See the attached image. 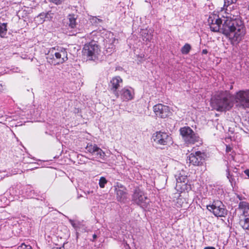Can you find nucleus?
<instances>
[{
	"label": "nucleus",
	"instance_id": "6e6552de",
	"mask_svg": "<svg viewBox=\"0 0 249 249\" xmlns=\"http://www.w3.org/2000/svg\"><path fill=\"white\" fill-rule=\"evenodd\" d=\"M207 208L217 217L224 216L227 214V210L223 203H212L206 206Z\"/></svg>",
	"mask_w": 249,
	"mask_h": 249
},
{
	"label": "nucleus",
	"instance_id": "9d476101",
	"mask_svg": "<svg viewBox=\"0 0 249 249\" xmlns=\"http://www.w3.org/2000/svg\"><path fill=\"white\" fill-rule=\"evenodd\" d=\"M205 155L200 151L196 152L195 153H191L187 157V161L194 166L201 165L204 160Z\"/></svg>",
	"mask_w": 249,
	"mask_h": 249
},
{
	"label": "nucleus",
	"instance_id": "7c9ffc66",
	"mask_svg": "<svg viewBox=\"0 0 249 249\" xmlns=\"http://www.w3.org/2000/svg\"><path fill=\"white\" fill-rule=\"evenodd\" d=\"M208 53V51L206 49H203L202 51V53L203 54H206Z\"/></svg>",
	"mask_w": 249,
	"mask_h": 249
},
{
	"label": "nucleus",
	"instance_id": "a211bd4d",
	"mask_svg": "<svg viewBox=\"0 0 249 249\" xmlns=\"http://www.w3.org/2000/svg\"><path fill=\"white\" fill-rule=\"evenodd\" d=\"M146 199V197L143 192L139 189L135 191L133 195V200L135 202H143Z\"/></svg>",
	"mask_w": 249,
	"mask_h": 249
},
{
	"label": "nucleus",
	"instance_id": "cd10ccee",
	"mask_svg": "<svg viewBox=\"0 0 249 249\" xmlns=\"http://www.w3.org/2000/svg\"><path fill=\"white\" fill-rule=\"evenodd\" d=\"M201 196L200 195H197L196 197V198H194L193 202L197 203V202H198V201L202 202L203 198H202V199L200 200V198L199 197V196Z\"/></svg>",
	"mask_w": 249,
	"mask_h": 249
},
{
	"label": "nucleus",
	"instance_id": "f704fd0d",
	"mask_svg": "<svg viewBox=\"0 0 249 249\" xmlns=\"http://www.w3.org/2000/svg\"><path fill=\"white\" fill-rule=\"evenodd\" d=\"M176 196H178V197H179V196H181V195H180L179 193H177V194H176Z\"/></svg>",
	"mask_w": 249,
	"mask_h": 249
},
{
	"label": "nucleus",
	"instance_id": "e433bc0d",
	"mask_svg": "<svg viewBox=\"0 0 249 249\" xmlns=\"http://www.w3.org/2000/svg\"><path fill=\"white\" fill-rule=\"evenodd\" d=\"M232 86H231V88H230V89H232Z\"/></svg>",
	"mask_w": 249,
	"mask_h": 249
},
{
	"label": "nucleus",
	"instance_id": "2eb2a0df",
	"mask_svg": "<svg viewBox=\"0 0 249 249\" xmlns=\"http://www.w3.org/2000/svg\"><path fill=\"white\" fill-rule=\"evenodd\" d=\"M107 35H108V38L104 39L106 52L107 53L111 54L115 50V46L113 44L115 42L116 39L112 33H108Z\"/></svg>",
	"mask_w": 249,
	"mask_h": 249
},
{
	"label": "nucleus",
	"instance_id": "f03ea898",
	"mask_svg": "<svg viewBox=\"0 0 249 249\" xmlns=\"http://www.w3.org/2000/svg\"><path fill=\"white\" fill-rule=\"evenodd\" d=\"M220 31L229 38L232 44L239 43L246 34L243 24L239 25L235 20L229 18L225 20Z\"/></svg>",
	"mask_w": 249,
	"mask_h": 249
},
{
	"label": "nucleus",
	"instance_id": "0eeeda50",
	"mask_svg": "<svg viewBox=\"0 0 249 249\" xmlns=\"http://www.w3.org/2000/svg\"><path fill=\"white\" fill-rule=\"evenodd\" d=\"M153 141L157 144L166 145L172 142L171 137L166 132L157 131L153 134Z\"/></svg>",
	"mask_w": 249,
	"mask_h": 249
},
{
	"label": "nucleus",
	"instance_id": "bb28decb",
	"mask_svg": "<svg viewBox=\"0 0 249 249\" xmlns=\"http://www.w3.org/2000/svg\"><path fill=\"white\" fill-rule=\"evenodd\" d=\"M64 0H49V1L51 2H53L56 5H59L61 4Z\"/></svg>",
	"mask_w": 249,
	"mask_h": 249
},
{
	"label": "nucleus",
	"instance_id": "9b49d317",
	"mask_svg": "<svg viewBox=\"0 0 249 249\" xmlns=\"http://www.w3.org/2000/svg\"><path fill=\"white\" fill-rule=\"evenodd\" d=\"M210 28L211 31L215 32H220L222 20L216 14L211 15L208 20Z\"/></svg>",
	"mask_w": 249,
	"mask_h": 249
},
{
	"label": "nucleus",
	"instance_id": "f3484780",
	"mask_svg": "<svg viewBox=\"0 0 249 249\" xmlns=\"http://www.w3.org/2000/svg\"><path fill=\"white\" fill-rule=\"evenodd\" d=\"M226 175L231 185L235 183V178L238 177V169L234 167L232 170V173H231V168L228 166V162L227 161Z\"/></svg>",
	"mask_w": 249,
	"mask_h": 249
},
{
	"label": "nucleus",
	"instance_id": "7ed1b4c3",
	"mask_svg": "<svg viewBox=\"0 0 249 249\" xmlns=\"http://www.w3.org/2000/svg\"><path fill=\"white\" fill-rule=\"evenodd\" d=\"M67 56L66 50L57 46L50 49L46 54V59L49 64L55 66L66 61L68 60Z\"/></svg>",
	"mask_w": 249,
	"mask_h": 249
},
{
	"label": "nucleus",
	"instance_id": "20e7f679",
	"mask_svg": "<svg viewBox=\"0 0 249 249\" xmlns=\"http://www.w3.org/2000/svg\"><path fill=\"white\" fill-rule=\"evenodd\" d=\"M177 180L176 189L181 193L186 190L188 192L191 189V185L189 183L187 176L185 171L181 170L176 175Z\"/></svg>",
	"mask_w": 249,
	"mask_h": 249
},
{
	"label": "nucleus",
	"instance_id": "b1692460",
	"mask_svg": "<svg viewBox=\"0 0 249 249\" xmlns=\"http://www.w3.org/2000/svg\"><path fill=\"white\" fill-rule=\"evenodd\" d=\"M107 182V180L106 178L104 177H101L99 179V185L100 188H104Z\"/></svg>",
	"mask_w": 249,
	"mask_h": 249
},
{
	"label": "nucleus",
	"instance_id": "aec40b11",
	"mask_svg": "<svg viewBox=\"0 0 249 249\" xmlns=\"http://www.w3.org/2000/svg\"><path fill=\"white\" fill-rule=\"evenodd\" d=\"M69 28L71 29H75L76 27V18H75L74 15H70L69 16Z\"/></svg>",
	"mask_w": 249,
	"mask_h": 249
},
{
	"label": "nucleus",
	"instance_id": "393cba45",
	"mask_svg": "<svg viewBox=\"0 0 249 249\" xmlns=\"http://www.w3.org/2000/svg\"><path fill=\"white\" fill-rule=\"evenodd\" d=\"M48 14L42 13L40 14L37 17L38 19H40L39 21L41 23L45 21V18H46Z\"/></svg>",
	"mask_w": 249,
	"mask_h": 249
},
{
	"label": "nucleus",
	"instance_id": "c756f323",
	"mask_svg": "<svg viewBox=\"0 0 249 249\" xmlns=\"http://www.w3.org/2000/svg\"><path fill=\"white\" fill-rule=\"evenodd\" d=\"M245 174L249 178V169H246L244 171Z\"/></svg>",
	"mask_w": 249,
	"mask_h": 249
},
{
	"label": "nucleus",
	"instance_id": "c9c22d12",
	"mask_svg": "<svg viewBox=\"0 0 249 249\" xmlns=\"http://www.w3.org/2000/svg\"><path fill=\"white\" fill-rule=\"evenodd\" d=\"M70 222L71 223V224L73 226V223H73V221H72V220H70Z\"/></svg>",
	"mask_w": 249,
	"mask_h": 249
},
{
	"label": "nucleus",
	"instance_id": "c85d7f7f",
	"mask_svg": "<svg viewBox=\"0 0 249 249\" xmlns=\"http://www.w3.org/2000/svg\"><path fill=\"white\" fill-rule=\"evenodd\" d=\"M232 150V148L231 147L229 146V145H226V151L227 153H229L230 152H231Z\"/></svg>",
	"mask_w": 249,
	"mask_h": 249
},
{
	"label": "nucleus",
	"instance_id": "4be33fe9",
	"mask_svg": "<svg viewBox=\"0 0 249 249\" xmlns=\"http://www.w3.org/2000/svg\"><path fill=\"white\" fill-rule=\"evenodd\" d=\"M191 49V46L190 44L186 43L181 48V52L182 54H188Z\"/></svg>",
	"mask_w": 249,
	"mask_h": 249
},
{
	"label": "nucleus",
	"instance_id": "6ab92c4d",
	"mask_svg": "<svg viewBox=\"0 0 249 249\" xmlns=\"http://www.w3.org/2000/svg\"><path fill=\"white\" fill-rule=\"evenodd\" d=\"M239 209L241 213L246 217L249 215V203H239Z\"/></svg>",
	"mask_w": 249,
	"mask_h": 249
},
{
	"label": "nucleus",
	"instance_id": "a878e982",
	"mask_svg": "<svg viewBox=\"0 0 249 249\" xmlns=\"http://www.w3.org/2000/svg\"><path fill=\"white\" fill-rule=\"evenodd\" d=\"M18 249H32L30 245H26L25 244H22L18 248Z\"/></svg>",
	"mask_w": 249,
	"mask_h": 249
},
{
	"label": "nucleus",
	"instance_id": "39448f33",
	"mask_svg": "<svg viewBox=\"0 0 249 249\" xmlns=\"http://www.w3.org/2000/svg\"><path fill=\"white\" fill-rule=\"evenodd\" d=\"M180 133L183 141L187 144H194L199 142L200 138L190 127L180 128Z\"/></svg>",
	"mask_w": 249,
	"mask_h": 249
},
{
	"label": "nucleus",
	"instance_id": "1a4fd4ad",
	"mask_svg": "<svg viewBox=\"0 0 249 249\" xmlns=\"http://www.w3.org/2000/svg\"><path fill=\"white\" fill-rule=\"evenodd\" d=\"M153 111L157 117L165 118L170 116L171 111L168 106L158 104L153 107Z\"/></svg>",
	"mask_w": 249,
	"mask_h": 249
},
{
	"label": "nucleus",
	"instance_id": "ddd939ff",
	"mask_svg": "<svg viewBox=\"0 0 249 249\" xmlns=\"http://www.w3.org/2000/svg\"><path fill=\"white\" fill-rule=\"evenodd\" d=\"M119 95L123 101L131 100L134 98V89L129 86L125 87L119 91Z\"/></svg>",
	"mask_w": 249,
	"mask_h": 249
},
{
	"label": "nucleus",
	"instance_id": "dca6fc26",
	"mask_svg": "<svg viewBox=\"0 0 249 249\" xmlns=\"http://www.w3.org/2000/svg\"><path fill=\"white\" fill-rule=\"evenodd\" d=\"M115 190L118 201H123L127 196L126 188L121 184L117 183L115 186Z\"/></svg>",
	"mask_w": 249,
	"mask_h": 249
},
{
	"label": "nucleus",
	"instance_id": "473e14b6",
	"mask_svg": "<svg viewBox=\"0 0 249 249\" xmlns=\"http://www.w3.org/2000/svg\"><path fill=\"white\" fill-rule=\"evenodd\" d=\"M94 19H95V21H96V22L97 21H96L97 20L98 21H99V22L101 21V19H99V18H96V17H95L94 18H93V20H94Z\"/></svg>",
	"mask_w": 249,
	"mask_h": 249
},
{
	"label": "nucleus",
	"instance_id": "f257e3e1",
	"mask_svg": "<svg viewBox=\"0 0 249 249\" xmlns=\"http://www.w3.org/2000/svg\"><path fill=\"white\" fill-rule=\"evenodd\" d=\"M234 102L236 106L243 108H249V89L240 90L233 97L229 91H220L213 96L211 106L218 111H226L233 106Z\"/></svg>",
	"mask_w": 249,
	"mask_h": 249
},
{
	"label": "nucleus",
	"instance_id": "f8f14e48",
	"mask_svg": "<svg viewBox=\"0 0 249 249\" xmlns=\"http://www.w3.org/2000/svg\"><path fill=\"white\" fill-rule=\"evenodd\" d=\"M86 149L88 152L91 154L92 155H94L96 158L102 160L105 159L106 156L105 153L96 144H92V143H88Z\"/></svg>",
	"mask_w": 249,
	"mask_h": 249
},
{
	"label": "nucleus",
	"instance_id": "72a5a7b5",
	"mask_svg": "<svg viewBox=\"0 0 249 249\" xmlns=\"http://www.w3.org/2000/svg\"><path fill=\"white\" fill-rule=\"evenodd\" d=\"M93 238L94 239H96L97 238V235L95 234L93 235Z\"/></svg>",
	"mask_w": 249,
	"mask_h": 249
},
{
	"label": "nucleus",
	"instance_id": "4468645a",
	"mask_svg": "<svg viewBox=\"0 0 249 249\" xmlns=\"http://www.w3.org/2000/svg\"><path fill=\"white\" fill-rule=\"evenodd\" d=\"M123 83L121 77L116 76L112 78L109 83V88L112 92L117 97H119L118 89Z\"/></svg>",
	"mask_w": 249,
	"mask_h": 249
},
{
	"label": "nucleus",
	"instance_id": "423d86ee",
	"mask_svg": "<svg viewBox=\"0 0 249 249\" xmlns=\"http://www.w3.org/2000/svg\"><path fill=\"white\" fill-rule=\"evenodd\" d=\"M83 52L89 60H95L98 58L100 49L95 42L91 41L85 45Z\"/></svg>",
	"mask_w": 249,
	"mask_h": 249
},
{
	"label": "nucleus",
	"instance_id": "5701e85b",
	"mask_svg": "<svg viewBox=\"0 0 249 249\" xmlns=\"http://www.w3.org/2000/svg\"><path fill=\"white\" fill-rule=\"evenodd\" d=\"M143 40L145 41H149L152 37L151 34H149L146 30H144L142 33Z\"/></svg>",
	"mask_w": 249,
	"mask_h": 249
},
{
	"label": "nucleus",
	"instance_id": "412c9836",
	"mask_svg": "<svg viewBox=\"0 0 249 249\" xmlns=\"http://www.w3.org/2000/svg\"><path fill=\"white\" fill-rule=\"evenodd\" d=\"M7 31V23H3L0 24V37H4Z\"/></svg>",
	"mask_w": 249,
	"mask_h": 249
},
{
	"label": "nucleus",
	"instance_id": "2f4dec72",
	"mask_svg": "<svg viewBox=\"0 0 249 249\" xmlns=\"http://www.w3.org/2000/svg\"><path fill=\"white\" fill-rule=\"evenodd\" d=\"M204 249H215V248L213 247H206Z\"/></svg>",
	"mask_w": 249,
	"mask_h": 249
}]
</instances>
